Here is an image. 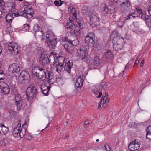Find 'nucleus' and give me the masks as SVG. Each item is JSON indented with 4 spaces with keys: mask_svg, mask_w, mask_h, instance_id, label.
<instances>
[{
    "mask_svg": "<svg viewBox=\"0 0 151 151\" xmlns=\"http://www.w3.org/2000/svg\"><path fill=\"white\" fill-rule=\"evenodd\" d=\"M57 57L54 54L49 55L48 52L44 51L40 55L39 63L42 66H45L48 61L50 65H54L57 63Z\"/></svg>",
    "mask_w": 151,
    "mask_h": 151,
    "instance_id": "1",
    "label": "nucleus"
},
{
    "mask_svg": "<svg viewBox=\"0 0 151 151\" xmlns=\"http://www.w3.org/2000/svg\"><path fill=\"white\" fill-rule=\"evenodd\" d=\"M111 36L114 38L113 48L115 50H118L122 48L124 43V39L120 35H117L116 31H114Z\"/></svg>",
    "mask_w": 151,
    "mask_h": 151,
    "instance_id": "2",
    "label": "nucleus"
},
{
    "mask_svg": "<svg viewBox=\"0 0 151 151\" xmlns=\"http://www.w3.org/2000/svg\"><path fill=\"white\" fill-rule=\"evenodd\" d=\"M69 22L67 23L66 26H68L66 28L68 31L71 33H74L76 36L79 35L80 31L78 26H76L73 23V21L70 18L69 19Z\"/></svg>",
    "mask_w": 151,
    "mask_h": 151,
    "instance_id": "3",
    "label": "nucleus"
},
{
    "mask_svg": "<svg viewBox=\"0 0 151 151\" xmlns=\"http://www.w3.org/2000/svg\"><path fill=\"white\" fill-rule=\"evenodd\" d=\"M37 93V90L35 87L32 86L28 87L26 92V95L27 101L30 102L33 98L36 96Z\"/></svg>",
    "mask_w": 151,
    "mask_h": 151,
    "instance_id": "4",
    "label": "nucleus"
},
{
    "mask_svg": "<svg viewBox=\"0 0 151 151\" xmlns=\"http://www.w3.org/2000/svg\"><path fill=\"white\" fill-rule=\"evenodd\" d=\"M30 77L29 74L26 71H22L20 73L19 76L17 78V80L19 83L22 84L28 83L30 81Z\"/></svg>",
    "mask_w": 151,
    "mask_h": 151,
    "instance_id": "5",
    "label": "nucleus"
},
{
    "mask_svg": "<svg viewBox=\"0 0 151 151\" xmlns=\"http://www.w3.org/2000/svg\"><path fill=\"white\" fill-rule=\"evenodd\" d=\"M78 40L76 39L66 42V43L63 45L65 48L66 50L68 52L72 53L73 51L74 47L76 46L78 44Z\"/></svg>",
    "mask_w": 151,
    "mask_h": 151,
    "instance_id": "6",
    "label": "nucleus"
},
{
    "mask_svg": "<svg viewBox=\"0 0 151 151\" xmlns=\"http://www.w3.org/2000/svg\"><path fill=\"white\" fill-rule=\"evenodd\" d=\"M8 48L11 53L14 55H17L20 52V47L15 42L9 43Z\"/></svg>",
    "mask_w": 151,
    "mask_h": 151,
    "instance_id": "7",
    "label": "nucleus"
},
{
    "mask_svg": "<svg viewBox=\"0 0 151 151\" xmlns=\"http://www.w3.org/2000/svg\"><path fill=\"white\" fill-rule=\"evenodd\" d=\"M8 48L11 53L14 55H17L20 52V47L15 42L9 43Z\"/></svg>",
    "mask_w": 151,
    "mask_h": 151,
    "instance_id": "8",
    "label": "nucleus"
},
{
    "mask_svg": "<svg viewBox=\"0 0 151 151\" xmlns=\"http://www.w3.org/2000/svg\"><path fill=\"white\" fill-rule=\"evenodd\" d=\"M87 54V50L84 47H81L77 50V55L80 59L83 60L85 61L86 60Z\"/></svg>",
    "mask_w": 151,
    "mask_h": 151,
    "instance_id": "9",
    "label": "nucleus"
},
{
    "mask_svg": "<svg viewBox=\"0 0 151 151\" xmlns=\"http://www.w3.org/2000/svg\"><path fill=\"white\" fill-rule=\"evenodd\" d=\"M140 143L138 140H135L130 143L128 146V149L131 151L138 150L140 147Z\"/></svg>",
    "mask_w": 151,
    "mask_h": 151,
    "instance_id": "10",
    "label": "nucleus"
},
{
    "mask_svg": "<svg viewBox=\"0 0 151 151\" xmlns=\"http://www.w3.org/2000/svg\"><path fill=\"white\" fill-rule=\"evenodd\" d=\"M85 78V76L83 75L78 76L75 84L76 88V90H78L81 89L83 86V82Z\"/></svg>",
    "mask_w": 151,
    "mask_h": 151,
    "instance_id": "11",
    "label": "nucleus"
},
{
    "mask_svg": "<svg viewBox=\"0 0 151 151\" xmlns=\"http://www.w3.org/2000/svg\"><path fill=\"white\" fill-rule=\"evenodd\" d=\"M36 68L38 69L39 72L38 73V76L39 79L41 80H45L47 76V74H46L45 70L43 68L36 67Z\"/></svg>",
    "mask_w": 151,
    "mask_h": 151,
    "instance_id": "12",
    "label": "nucleus"
},
{
    "mask_svg": "<svg viewBox=\"0 0 151 151\" xmlns=\"http://www.w3.org/2000/svg\"><path fill=\"white\" fill-rule=\"evenodd\" d=\"M9 70L12 71L13 73H17L20 72V68L18 64L16 63H13L9 65Z\"/></svg>",
    "mask_w": 151,
    "mask_h": 151,
    "instance_id": "13",
    "label": "nucleus"
},
{
    "mask_svg": "<svg viewBox=\"0 0 151 151\" xmlns=\"http://www.w3.org/2000/svg\"><path fill=\"white\" fill-rule=\"evenodd\" d=\"M11 12H12V14L9 13L6 16L5 20L6 22L7 23H10L11 22L13 19L14 18V17H13L12 14L14 15L15 17H17L20 15L19 14V13H16L14 12V11L12 10Z\"/></svg>",
    "mask_w": 151,
    "mask_h": 151,
    "instance_id": "14",
    "label": "nucleus"
},
{
    "mask_svg": "<svg viewBox=\"0 0 151 151\" xmlns=\"http://www.w3.org/2000/svg\"><path fill=\"white\" fill-rule=\"evenodd\" d=\"M47 76L46 78L48 79L49 84H51L55 82L56 77L53 75V73L50 71H47Z\"/></svg>",
    "mask_w": 151,
    "mask_h": 151,
    "instance_id": "15",
    "label": "nucleus"
},
{
    "mask_svg": "<svg viewBox=\"0 0 151 151\" xmlns=\"http://www.w3.org/2000/svg\"><path fill=\"white\" fill-rule=\"evenodd\" d=\"M26 10H27V11H26V10L25 9L23 11V14L21 15L23 16L25 18L28 19H31L33 17L32 13L33 11L32 9L31 8H30V9H29V10H27V9Z\"/></svg>",
    "mask_w": 151,
    "mask_h": 151,
    "instance_id": "16",
    "label": "nucleus"
},
{
    "mask_svg": "<svg viewBox=\"0 0 151 151\" xmlns=\"http://www.w3.org/2000/svg\"><path fill=\"white\" fill-rule=\"evenodd\" d=\"M45 41L47 45L50 50L54 49L56 47L57 43L56 39H54L51 40H47Z\"/></svg>",
    "mask_w": 151,
    "mask_h": 151,
    "instance_id": "17",
    "label": "nucleus"
},
{
    "mask_svg": "<svg viewBox=\"0 0 151 151\" xmlns=\"http://www.w3.org/2000/svg\"><path fill=\"white\" fill-rule=\"evenodd\" d=\"M85 41L86 44L90 47H93L95 43L94 39L90 37H86Z\"/></svg>",
    "mask_w": 151,
    "mask_h": 151,
    "instance_id": "18",
    "label": "nucleus"
},
{
    "mask_svg": "<svg viewBox=\"0 0 151 151\" xmlns=\"http://www.w3.org/2000/svg\"><path fill=\"white\" fill-rule=\"evenodd\" d=\"M21 127L20 123H18L17 126L13 129L12 134L14 137H16L17 136L18 134L19 135Z\"/></svg>",
    "mask_w": 151,
    "mask_h": 151,
    "instance_id": "19",
    "label": "nucleus"
},
{
    "mask_svg": "<svg viewBox=\"0 0 151 151\" xmlns=\"http://www.w3.org/2000/svg\"><path fill=\"white\" fill-rule=\"evenodd\" d=\"M55 35L52 32L50 31H47L45 41L51 40L54 39L56 40V38H55Z\"/></svg>",
    "mask_w": 151,
    "mask_h": 151,
    "instance_id": "20",
    "label": "nucleus"
},
{
    "mask_svg": "<svg viewBox=\"0 0 151 151\" xmlns=\"http://www.w3.org/2000/svg\"><path fill=\"white\" fill-rule=\"evenodd\" d=\"M90 22L92 24H94L99 20V18L96 15L92 14L90 17Z\"/></svg>",
    "mask_w": 151,
    "mask_h": 151,
    "instance_id": "21",
    "label": "nucleus"
},
{
    "mask_svg": "<svg viewBox=\"0 0 151 151\" xmlns=\"http://www.w3.org/2000/svg\"><path fill=\"white\" fill-rule=\"evenodd\" d=\"M101 10L102 15H106L108 12V9L107 6L104 3H102L101 4Z\"/></svg>",
    "mask_w": 151,
    "mask_h": 151,
    "instance_id": "22",
    "label": "nucleus"
},
{
    "mask_svg": "<svg viewBox=\"0 0 151 151\" xmlns=\"http://www.w3.org/2000/svg\"><path fill=\"white\" fill-rule=\"evenodd\" d=\"M9 128L1 123L0 124V133L5 134L9 131Z\"/></svg>",
    "mask_w": 151,
    "mask_h": 151,
    "instance_id": "23",
    "label": "nucleus"
},
{
    "mask_svg": "<svg viewBox=\"0 0 151 151\" xmlns=\"http://www.w3.org/2000/svg\"><path fill=\"white\" fill-rule=\"evenodd\" d=\"M73 63L69 61L65 64L64 66L65 70L68 73H70L71 71V68L73 66Z\"/></svg>",
    "mask_w": 151,
    "mask_h": 151,
    "instance_id": "24",
    "label": "nucleus"
},
{
    "mask_svg": "<svg viewBox=\"0 0 151 151\" xmlns=\"http://www.w3.org/2000/svg\"><path fill=\"white\" fill-rule=\"evenodd\" d=\"M146 132V138L150 142H151V126H148L145 129Z\"/></svg>",
    "mask_w": 151,
    "mask_h": 151,
    "instance_id": "25",
    "label": "nucleus"
},
{
    "mask_svg": "<svg viewBox=\"0 0 151 151\" xmlns=\"http://www.w3.org/2000/svg\"><path fill=\"white\" fill-rule=\"evenodd\" d=\"M106 96V94H105V96H103V98L102 99L101 101L102 102L103 106L105 107L106 106H108L109 104V99L108 98V93Z\"/></svg>",
    "mask_w": 151,
    "mask_h": 151,
    "instance_id": "26",
    "label": "nucleus"
},
{
    "mask_svg": "<svg viewBox=\"0 0 151 151\" xmlns=\"http://www.w3.org/2000/svg\"><path fill=\"white\" fill-rule=\"evenodd\" d=\"M5 85L1 88V92L4 95L8 94L10 92V88L7 84H5Z\"/></svg>",
    "mask_w": 151,
    "mask_h": 151,
    "instance_id": "27",
    "label": "nucleus"
},
{
    "mask_svg": "<svg viewBox=\"0 0 151 151\" xmlns=\"http://www.w3.org/2000/svg\"><path fill=\"white\" fill-rule=\"evenodd\" d=\"M121 4L122 8L124 9L125 10H127V9L130 6V3L128 0H124Z\"/></svg>",
    "mask_w": 151,
    "mask_h": 151,
    "instance_id": "28",
    "label": "nucleus"
},
{
    "mask_svg": "<svg viewBox=\"0 0 151 151\" xmlns=\"http://www.w3.org/2000/svg\"><path fill=\"white\" fill-rule=\"evenodd\" d=\"M141 18L146 21V23H149L151 22V18L149 16L146 15L145 13L141 15Z\"/></svg>",
    "mask_w": 151,
    "mask_h": 151,
    "instance_id": "29",
    "label": "nucleus"
},
{
    "mask_svg": "<svg viewBox=\"0 0 151 151\" xmlns=\"http://www.w3.org/2000/svg\"><path fill=\"white\" fill-rule=\"evenodd\" d=\"M68 11L70 14H72L74 17L73 19H76L77 14L76 13L75 9L72 6L68 8Z\"/></svg>",
    "mask_w": 151,
    "mask_h": 151,
    "instance_id": "30",
    "label": "nucleus"
},
{
    "mask_svg": "<svg viewBox=\"0 0 151 151\" xmlns=\"http://www.w3.org/2000/svg\"><path fill=\"white\" fill-rule=\"evenodd\" d=\"M27 129L25 128L22 127L20 130L19 136L21 138L24 137L27 133Z\"/></svg>",
    "mask_w": 151,
    "mask_h": 151,
    "instance_id": "31",
    "label": "nucleus"
},
{
    "mask_svg": "<svg viewBox=\"0 0 151 151\" xmlns=\"http://www.w3.org/2000/svg\"><path fill=\"white\" fill-rule=\"evenodd\" d=\"M64 65L63 64H58L57 63L56 65V71L58 73H60L62 70L63 66Z\"/></svg>",
    "mask_w": 151,
    "mask_h": 151,
    "instance_id": "32",
    "label": "nucleus"
},
{
    "mask_svg": "<svg viewBox=\"0 0 151 151\" xmlns=\"http://www.w3.org/2000/svg\"><path fill=\"white\" fill-rule=\"evenodd\" d=\"M93 63L96 67L99 66L100 64V59L98 57H95L94 59Z\"/></svg>",
    "mask_w": 151,
    "mask_h": 151,
    "instance_id": "33",
    "label": "nucleus"
},
{
    "mask_svg": "<svg viewBox=\"0 0 151 151\" xmlns=\"http://www.w3.org/2000/svg\"><path fill=\"white\" fill-rule=\"evenodd\" d=\"M91 92L93 93L96 96L99 93V95L98 96H96V97L97 98H100L102 96V93L101 91L98 92V90L97 89H91Z\"/></svg>",
    "mask_w": 151,
    "mask_h": 151,
    "instance_id": "34",
    "label": "nucleus"
},
{
    "mask_svg": "<svg viewBox=\"0 0 151 151\" xmlns=\"http://www.w3.org/2000/svg\"><path fill=\"white\" fill-rule=\"evenodd\" d=\"M65 59L64 57L59 56L58 58H57V63L58 64H64L65 62Z\"/></svg>",
    "mask_w": 151,
    "mask_h": 151,
    "instance_id": "35",
    "label": "nucleus"
},
{
    "mask_svg": "<svg viewBox=\"0 0 151 151\" xmlns=\"http://www.w3.org/2000/svg\"><path fill=\"white\" fill-rule=\"evenodd\" d=\"M15 104L17 106V109L18 110H20L22 107V101L15 103Z\"/></svg>",
    "mask_w": 151,
    "mask_h": 151,
    "instance_id": "36",
    "label": "nucleus"
},
{
    "mask_svg": "<svg viewBox=\"0 0 151 151\" xmlns=\"http://www.w3.org/2000/svg\"><path fill=\"white\" fill-rule=\"evenodd\" d=\"M105 56L107 58L109 59L113 56V55L111 51L109 50L105 53Z\"/></svg>",
    "mask_w": 151,
    "mask_h": 151,
    "instance_id": "37",
    "label": "nucleus"
},
{
    "mask_svg": "<svg viewBox=\"0 0 151 151\" xmlns=\"http://www.w3.org/2000/svg\"><path fill=\"white\" fill-rule=\"evenodd\" d=\"M30 29L29 25L27 24H24L22 28V29L24 31H29Z\"/></svg>",
    "mask_w": 151,
    "mask_h": 151,
    "instance_id": "38",
    "label": "nucleus"
},
{
    "mask_svg": "<svg viewBox=\"0 0 151 151\" xmlns=\"http://www.w3.org/2000/svg\"><path fill=\"white\" fill-rule=\"evenodd\" d=\"M134 14V13H133L129 14V15L127 17L125 20H130L132 19H134L135 17V16L133 15V14Z\"/></svg>",
    "mask_w": 151,
    "mask_h": 151,
    "instance_id": "39",
    "label": "nucleus"
},
{
    "mask_svg": "<svg viewBox=\"0 0 151 151\" xmlns=\"http://www.w3.org/2000/svg\"><path fill=\"white\" fill-rule=\"evenodd\" d=\"M42 30H37L35 31V36L36 37H40L41 35H42Z\"/></svg>",
    "mask_w": 151,
    "mask_h": 151,
    "instance_id": "40",
    "label": "nucleus"
},
{
    "mask_svg": "<svg viewBox=\"0 0 151 151\" xmlns=\"http://www.w3.org/2000/svg\"><path fill=\"white\" fill-rule=\"evenodd\" d=\"M50 87L49 86H47L45 84H42L41 85L40 87V89L41 90V91L47 90L48 89H50Z\"/></svg>",
    "mask_w": 151,
    "mask_h": 151,
    "instance_id": "41",
    "label": "nucleus"
},
{
    "mask_svg": "<svg viewBox=\"0 0 151 151\" xmlns=\"http://www.w3.org/2000/svg\"><path fill=\"white\" fill-rule=\"evenodd\" d=\"M26 140H29L32 139V137L29 134V133L27 131V132L24 137Z\"/></svg>",
    "mask_w": 151,
    "mask_h": 151,
    "instance_id": "42",
    "label": "nucleus"
},
{
    "mask_svg": "<svg viewBox=\"0 0 151 151\" xmlns=\"http://www.w3.org/2000/svg\"><path fill=\"white\" fill-rule=\"evenodd\" d=\"M15 100L16 101V102H20V101H22L20 97V94H18L17 95H15Z\"/></svg>",
    "mask_w": 151,
    "mask_h": 151,
    "instance_id": "43",
    "label": "nucleus"
},
{
    "mask_svg": "<svg viewBox=\"0 0 151 151\" xmlns=\"http://www.w3.org/2000/svg\"><path fill=\"white\" fill-rule=\"evenodd\" d=\"M55 5L57 6H61L63 4V1L61 0L55 1L54 2Z\"/></svg>",
    "mask_w": 151,
    "mask_h": 151,
    "instance_id": "44",
    "label": "nucleus"
},
{
    "mask_svg": "<svg viewBox=\"0 0 151 151\" xmlns=\"http://www.w3.org/2000/svg\"><path fill=\"white\" fill-rule=\"evenodd\" d=\"M55 82L57 83L58 85H60L61 84H62V83L63 82V80L61 78H57L56 77Z\"/></svg>",
    "mask_w": 151,
    "mask_h": 151,
    "instance_id": "45",
    "label": "nucleus"
},
{
    "mask_svg": "<svg viewBox=\"0 0 151 151\" xmlns=\"http://www.w3.org/2000/svg\"><path fill=\"white\" fill-rule=\"evenodd\" d=\"M38 70V69H37L36 68V67H35L34 69L32 70V74L35 76H38V72H37L36 71V70Z\"/></svg>",
    "mask_w": 151,
    "mask_h": 151,
    "instance_id": "46",
    "label": "nucleus"
},
{
    "mask_svg": "<svg viewBox=\"0 0 151 151\" xmlns=\"http://www.w3.org/2000/svg\"><path fill=\"white\" fill-rule=\"evenodd\" d=\"M104 147L106 151H110V148L109 145L107 143H104Z\"/></svg>",
    "mask_w": 151,
    "mask_h": 151,
    "instance_id": "47",
    "label": "nucleus"
},
{
    "mask_svg": "<svg viewBox=\"0 0 151 151\" xmlns=\"http://www.w3.org/2000/svg\"><path fill=\"white\" fill-rule=\"evenodd\" d=\"M95 37L94 34L91 32H89L88 33V35L86 36V37H88L91 38L93 39V37Z\"/></svg>",
    "mask_w": 151,
    "mask_h": 151,
    "instance_id": "48",
    "label": "nucleus"
},
{
    "mask_svg": "<svg viewBox=\"0 0 151 151\" xmlns=\"http://www.w3.org/2000/svg\"><path fill=\"white\" fill-rule=\"evenodd\" d=\"M123 22L122 21L120 20L117 22V25L119 27H121L123 26Z\"/></svg>",
    "mask_w": 151,
    "mask_h": 151,
    "instance_id": "49",
    "label": "nucleus"
},
{
    "mask_svg": "<svg viewBox=\"0 0 151 151\" xmlns=\"http://www.w3.org/2000/svg\"><path fill=\"white\" fill-rule=\"evenodd\" d=\"M4 79V75L3 71H0V80H3Z\"/></svg>",
    "mask_w": 151,
    "mask_h": 151,
    "instance_id": "50",
    "label": "nucleus"
},
{
    "mask_svg": "<svg viewBox=\"0 0 151 151\" xmlns=\"http://www.w3.org/2000/svg\"><path fill=\"white\" fill-rule=\"evenodd\" d=\"M49 89H47V90H46L41 91V92L42 94H44L45 95L47 96L48 94V93Z\"/></svg>",
    "mask_w": 151,
    "mask_h": 151,
    "instance_id": "51",
    "label": "nucleus"
},
{
    "mask_svg": "<svg viewBox=\"0 0 151 151\" xmlns=\"http://www.w3.org/2000/svg\"><path fill=\"white\" fill-rule=\"evenodd\" d=\"M5 84H7L4 82L2 81H0V88H1L5 86Z\"/></svg>",
    "mask_w": 151,
    "mask_h": 151,
    "instance_id": "52",
    "label": "nucleus"
},
{
    "mask_svg": "<svg viewBox=\"0 0 151 151\" xmlns=\"http://www.w3.org/2000/svg\"><path fill=\"white\" fill-rule=\"evenodd\" d=\"M5 4V3L4 1L0 0V6L1 7V8L3 7Z\"/></svg>",
    "mask_w": 151,
    "mask_h": 151,
    "instance_id": "53",
    "label": "nucleus"
},
{
    "mask_svg": "<svg viewBox=\"0 0 151 151\" xmlns=\"http://www.w3.org/2000/svg\"><path fill=\"white\" fill-rule=\"evenodd\" d=\"M137 12L138 13H139V14H141V15H142L145 12H143L139 8H137Z\"/></svg>",
    "mask_w": 151,
    "mask_h": 151,
    "instance_id": "54",
    "label": "nucleus"
},
{
    "mask_svg": "<svg viewBox=\"0 0 151 151\" xmlns=\"http://www.w3.org/2000/svg\"><path fill=\"white\" fill-rule=\"evenodd\" d=\"M102 88L103 89H105L107 86V84L106 83H102L101 84Z\"/></svg>",
    "mask_w": 151,
    "mask_h": 151,
    "instance_id": "55",
    "label": "nucleus"
},
{
    "mask_svg": "<svg viewBox=\"0 0 151 151\" xmlns=\"http://www.w3.org/2000/svg\"><path fill=\"white\" fill-rule=\"evenodd\" d=\"M42 35H41V36L40 38H41V39L42 40H43L45 39V34L44 32L42 31Z\"/></svg>",
    "mask_w": 151,
    "mask_h": 151,
    "instance_id": "56",
    "label": "nucleus"
},
{
    "mask_svg": "<svg viewBox=\"0 0 151 151\" xmlns=\"http://www.w3.org/2000/svg\"><path fill=\"white\" fill-rule=\"evenodd\" d=\"M138 57H138L137 58L136 60H135L134 64L137 65L139 63L140 58H138Z\"/></svg>",
    "mask_w": 151,
    "mask_h": 151,
    "instance_id": "57",
    "label": "nucleus"
},
{
    "mask_svg": "<svg viewBox=\"0 0 151 151\" xmlns=\"http://www.w3.org/2000/svg\"><path fill=\"white\" fill-rule=\"evenodd\" d=\"M66 38L65 37H62L60 39V41H62L63 42H65H65H67V41H66Z\"/></svg>",
    "mask_w": 151,
    "mask_h": 151,
    "instance_id": "58",
    "label": "nucleus"
},
{
    "mask_svg": "<svg viewBox=\"0 0 151 151\" xmlns=\"http://www.w3.org/2000/svg\"><path fill=\"white\" fill-rule=\"evenodd\" d=\"M148 11L150 15L151 16V6L148 8Z\"/></svg>",
    "mask_w": 151,
    "mask_h": 151,
    "instance_id": "59",
    "label": "nucleus"
},
{
    "mask_svg": "<svg viewBox=\"0 0 151 151\" xmlns=\"http://www.w3.org/2000/svg\"><path fill=\"white\" fill-rule=\"evenodd\" d=\"M144 59H142V60L141 63V65H140L141 67H142V65L144 64Z\"/></svg>",
    "mask_w": 151,
    "mask_h": 151,
    "instance_id": "60",
    "label": "nucleus"
},
{
    "mask_svg": "<svg viewBox=\"0 0 151 151\" xmlns=\"http://www.w3.org/2000/svg\"><path fill=\"white\" fill-rule=\"evenodd\" d=\"M83 24L81 22H79L78 23V25L79 26V27L81 29L82 28H83Z\"/></svg>",
    "mask_w": 151,
    "mask_h": 151,
    "instance_id": "61",
    "label": "nucleus"
},
{
    "mask_svg": "<svg viewBox=\"0 0 151 151\" xmlns=\"http://www.w3.org/2000/svg\"><path fill=\"white\" fill-rule=\"evenodd\" d=\"M14 113V111L12 110H10L9 111V113L10 114H13Z\"/></svg>",
    "mask_w": 151,
    "mask_h": 151,
    "instance_id": "62",
    "label": "nucleus"
},
{
    "mask_svg": "<svg viewBox=\"0 0 151 151\" xmlns=\"http://www.w3.org/2000/svg\"><path fill=\"white\" fill-rule=\"evenodd\" d=\"M89 124V122L88 121H86L84 122L85 124Z\"/></svg>",
    "mask_w": 151,
    "mask_h": 151,
    "instance_id": "63",
    "label": "nucleus"
},
{
    "mask_svg": "<svg viewBox=\"0 0 151 151\" xmlns=\"http://www.w3.org/2000/svg\"><path fill=\"white\" fill-rule=\"evenodd\" d=\"M102 102H101H101H100V103L99 104V106H98L99 108H100L101 107Z\"/></svg>",
    "mask_w": 151,
    "mask_h": 151,
    "instance_id": "64",
    "label": "nucleus"
}]
</instances>
